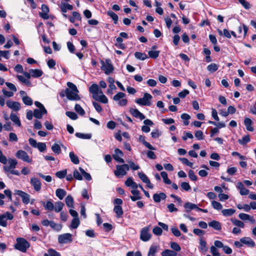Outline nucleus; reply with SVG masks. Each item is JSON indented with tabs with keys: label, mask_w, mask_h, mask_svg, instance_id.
I'll list each match as a JSON object with an SVG mask.
<instances>
[{
	"label": "nucleus",
	"mask_w": 256,
	"mask_h": 256,
	"mask_svg": "<svg viewBox=\"0 0 256 256\" xmlns=\"http://www.w3.org/2000/svg\"><path fill=\"white\" fill-rule=\"evenodd\" d=\"M64 206V204L62 202H56L55 203V206H54V210L56 212H61L63 207Z\"/></svg>",
	"instance_id": "f704fd0d"
},
{
	"label": "nucleus",
	"mask_w": 256,
	"mask_h": 256,
	"mask_svg": "<svg viewBox=\"0 0 256 256\" xmlns=\"http://www.w3.org/2000/svg\"><path fill=\"white\" fill-rule=\"evenodd\" d=\"M37 176L42 178L47 182H50L52 180V178L50 176H44L40 172H38L36 174Z\"/></svg>",
	"instance_id": "4d7b16f0"
},
{
	"label": "nucleus",
	"mask_w": 256,
	"mask_h": 256,
	"mask_svg": "<svg viewBox=\"0 0 256 256\" xmlns=\"http://www.w3.org/2000/svg\"><path fill=\"white\" fill-rule=\"evenodd\" d=\"M218 65L212 63L207 66V69L210 72H214L218 70Z\"/></svg>",
	"instance_id": "e433bc0d"
},
{
	"label": "nucleus",
	"mask_w": 256,
	"mask_h": 256,
	"mask_svg": "<svg viewBox=\"0 0 256 256\" xmlns=\"http://www.w3.org/2000/svg\"><path fill=\"white\" fill-rule=\"evenodd\" d=\"M34 104L38 109H35L34 110V116L36 118L40 119L44 114H47V110L44 105L38 101H36Z\"/></svg>",
	"instance_id": "7ed1b4c3"
},
{
	"label": "nucleus",
	"mask_w": 256,
	"mask_h": 256,
	"mask_svg": "<svg viewBox=\"0 0 256 256\" xmlns=\"http://www.w3.org/2000/svg\"><path fill=\"white\" fill-rule=\"evenodd\" d=\"M30 246L29 242L26 239L18 238H16V243L15 244L14 248L22 252H26Z\"/></svg>",
	"instance_id": "f03ea898"
},
{
	"label": "nucleus",
	"mask_w": 256,
	"mask_h": 256,
	"mask_svg": "<svg viewBox=\"0 0 256 256\" xmlns=\"http://www.w3.org/2000/svg\"><path fill=\"white\" fill-rule=\"evenodd\" d=\"M252 120L248 118H245L244 120V124L248 130L253 132L254 130V128L252 126Z\"/></svg>",
	"instance_id": "5701e85b"
},
{
	"label": "nucleus",
	"mask_w": 256,
	"mask_h": 256,
	"mask_svg": "<svg viewBox=\"0 0 256 256\" xmlns=\"http://www.w3.org/2000/svg\"><path fill=\"white\" fill-rule=\"evenodd\" d=\"M74 110L80 116H84L85 114L84 110L78 104H76L74 106Z\"/></svg>",
	"instance_id": "de8ad7c7"
},
{
	"label": "nucleus",
	"mask_w": 256,
	"mask_h": 256,
	"mask_svg": "<svg viewBox=\"0 0 256 256\" xmlns=\"http://www.w3.org/2000/svg\"><path fill=\"white\" fill-rule=\"evenodd\" d=\"M161 176L164 180V182L165 184H172L171 180L168 178V174L165 172H162L160 173Z\"/></svg>",
	"instance_id": "79ce46f5"
},
{
	"label": "nucleus",
	"mask_w": 256,
	"mask_h": 256,
	"mask_svg": "<svg viewBox=\"0 0 256 256\" xmlns=\"http://www.w3.org/2000/svg\"><path fill=\"white\" fill-rule=\"evenodd\" d=\"M114 212L116 214V216L118 218H120L123 214V210L120 206H115L114 208Z\"/></svg>",
	"instance_id": "a878e982"
},
{
	"label": "nucleus",
	"mask_w": 256,
	"mask_h": 256,
	"mask_svg": "<svg viewBox=\"0 0 256 256\" xmlns=\"http://www.w3.org/2000/svg\"><path fill=\"white\" fill-rule=\"evenodd\" d=\"M153 233L156 236H160L162 234V228L158 226H155L152 230Z\"/></svg>",
	"instance_id": "0e129e2a"
},
{
	"label": "nucleus",
	"mask_w": 256,
	"mask_h": 256,
	"mask_svg": "<svg viewBox=\"0 0 256 256\" xmlns=\"http://www.w3.org/2000/svg\"><path fill=\"white\" fill-rule=\"evenodd\" d=\"M124 155L122 151L118 148H116L114 150V154L112 156L118 162L124 163V160L123 158H121Z\"/></svg>",
	"instance_id": "ddd939ff"
},
{
	"label": "nucleus",
	"mask_w": 256,
	"mask_h": 256,
	"mask_svg": "<svg viewBox=\"0 0 256 256\" xmlns=\"http://www.w3.org/2000/svg\"><path fill=\"white\" fill-rule=\"evenodd\" d=\"M66 114L70 119L76 120L78 118L77 114L73 112H66Z\"/></svg>",
	"instance_id": "052dcab7"
},
{
	"label": "nucleus",
	"mask_w": 256,
	"mask_h": 256,
	"mask_svg": "<svg viewBox=\"0 0 256 256\" xmlns=\"http://www.w3.org/2000/svg\"><path fill=\"white\" fill-rule=\"evenodd\" d=\"M125 184L127 186L131 187L134 189H137L138 188V184L134 182L130 177L127 178L125 182Z\"/></svg>",
	"instance_id": "aec40b11"
},
{
	"label": "nucleus",
	"mask_w": 256,
	"mask_h": 256,
	"mask_svg": "<svg viewBox=\"0 0 256 256\" xmlns=\"http://www.w3.org/2000/svg\"><path fill=\"white\" fill-rule=\"evenodd\" d=\"M126 94L122 92H119L117 94H116L113 98V100L114 101L118 102L120 100H122V98L126 96Z\"/></svg>",
	"instance_id": "3c124183"
},
{
	"label": "nucleus",
	"mask_w": 256,
	"mask_h": 256,
	"mask_svg": "<svg viewBox=\"0 0 256 256\" xmlns=\"http://www.w3.org/2000/svg\"><path fill=\"white\" fill-rule=\"evenodd\" d=\"M70 158L72 162L77 164H79L80 160L76 155L73 152H70L69 154Z\"/></svg>",
	"instance_id": "2f4dec72"
},
{
	"label": "nucleus",
	"mask_w": 256,
	"mask_h": 256,
	"mask_svg": "<svg viewBox=\"0 0 256 256\" xmlns=\"http://www.w3.org/2000/svg\"><path fill=\"white\" fill-rule=\"evenodd\" d=\"M162 256H176L177 253L176 252L170 250H165L161 253Z\"/></svg>",
	"instance_id": "c9c22d12"
},
{
	"label": "nucleus",
	"mask_w": 256,
	"mask_h": 256,
	"mask_svg": "<svg viewBox=\"0 0 256 256\" xmlns=\"http://www.w3.org/2000/svg\"><path fill=\"white\" fill-rule=\"evenodd\" d=\"M75 136L80 138L82 139H90L92 138V134H84L80 132H76Z\"/></svg>",
	"instance_id": "58836bf2"
},
{
	"label": "nucleus",
	"mask_w": 256,
	"mask_h": 256,
	"mask_svg": "<svg viewBox=\"0 0 256 256\" xmlns=\"http://www.w3.org/2000/svg\"><path fill=\"white\" fill-rule=\"evenodd\" d=\"M67 86L70 88L69 89L67 88L65 90L66 95L67 98L71 100H79L80 98L78 94V90L76 86L70 82H68L67 83Z\"/></svg>",
	"instance_id": "f257e3e1"
},
{
	"label": "nucleus",
	"mask_w": 256,
	"mask_h": 256,
	"mask_svg": "<svg viewBox=\"0 0 256 256\" xmlns=\"http://www.w3.org/2000/svg\"><path fill=\"white\" fill-rule=\"evenodd\" d=\"M10 118L18 126H21V122L20 118L16 114L11 113L10 114Z\"/></svg>",
	"instance_id": "c85d7f7f"
},
{
	"label": "nucleus",
	"mask_w": 256,
	"mask_h": 256,
	"mask_svg": "<svg viewBox=\"0 0 256 256\" xmlns=\"http://www.w3.org/2000/svg\"><path fill=\"white\" fill-rule=\"evenodd\" d=\"M210 252L212 254V256H220L218 250L214 246H212L210 248Z\"/></svg>",
	"instance_id": "774afa93"
},
{
	"label": "nucleus",
	"mask_w": 256,
	"mask_h": 256,
	"mask_svg": "<svg viewBox=\"0 0 256 256\" xmlns=\"http://www.w3.org/2000/svg\"><path fill=\"white\" fill-rule=\"evenodd\" d=\"M151 238L148 227L144 228L140 231V238L144 242L148 241Z\"/></svg>",
	"instance_id": "9d476101"
},
{
	"label": "nucleus",
	"mask_w": 256,
	"mask_h": 256,
	"mask_svg": "<svg viewBox=\"0 0 256 256\" xmlns=\"http://www.w3.org/2000/svg\"><path fill=\"white\" fill-rule=\"evenodd\" d=\"M135 58L141 60H144L148 58L147 55L145 53L140 52H136L134 53Z\"/></svg>",
	"instance_id": "72a5a7b5"
},
{
	"label": "nucleus",
	"mask_w": 256,
	"mask_h": 256,
	"mask_svg": "<svg viewBox=\"0 0 256 256\" xmlns=\"http://www.w3.org/2000/svg\"><path fill=\"white\" fill-rule=\"evenodd\" d=\"M138 176L140 178L142 181L143 182L146 184V182H148L149 179L144 173L142 172H139L138 173Z\"/></svg>",
	"instance_id": "bf43d9fd"
},
{
	"label": "nucleus",
	"mask_w": 256,
	"mask_h": 256,
	"mask_svg": "<svg viewBox=\"0 0 256 256\" xmlns=\"http://www.w3.org/2000/svg\"><path fill=\"white\" fill-rule=\"evenodd\" d=\"M40 152H43L46 150V144L44 142H38L36 146Z\"/></svg>",
	"instance_id": "680f3d73"
},
{
	"label": "nucleus",
	"mask_w": 256,
	"mask_h": 256,
	"mask_svg": "<svg viewBox=\"0 0 256 256\" xmlns=\"http://www.w3.org/2000/svg\"><path fill=\"white\" fill-rule=\"evenodd\" d=\"M17 78L20 82L26 84V86H31L30 82L28 79L26 78L24 76L18 75Z\"/></svg>",
	"instance_id": "a19ab883"
},
{
	"label": "nucleus",
	"mask_w": 256,
	"mask_h": 256,
	"mask_svg": "<svg viewBox=\"0 0 256 256\" xmlns=\"http://www.w3.org/2000/svg\"><path fill=\"white\" fill-rule=\"evenodd\" d=\"M166 198V194L162 192L159 194H154L153 195V199L156 202H159L161 200H165Z\"/></svg>",
	"instance_id": "a211bd4d"
},
{
	"label": "nucleus",
	"mask_w": 256,
	"mask_h": 256,
	"mask_svg": "<svg viewBox=\"0 0 256 256\" xmlns=\"http://www.w3.org/2000/svg\"><path fill=\"white\" fill-rule=\"evenodd\" d=\"M50 226L52 229H54V230H56L58 232L60 231L62 228V224H58L52 221V220L51 222Z\"/></svg>",
	"instance_id": "a18cd8bd"
},
{
	"label": "nucleus",
	"mask_w": 256,
	"mask_h": 256,
	"mask_svg": "<svg viewBox=\"0 0 256 256\" xmlns=\"http://www.w3.org/2000/svg\"><path fill=\"white\" fill-rule=\"evenodd\" d=\"M23 102L27 106H31L32 104V99L28 96H24L22 98Z\"/></svg>",
	"instance_id": "c03bdc74"
},
{
	"label": "nucleus",
	"mask_w": 256,
	"mask_h": 256,
	"mask_svg": "<svg viewBox=\"0 0 256 256\" xmlns=\"http://www.w3.org/2000/svg\"><path fill=\"white\" fill-rule=\"evenodd\" d=\"M56 194L60 200H62L66 196V192L64 189L58 188L56 191Z\"/></svg>",
	"instance_id": "bb28decb"
},
{
	"label": "nucleus",
	"mask_w": 256,
	"mask_h": 256,
	"mask_svg": "<svg viewBox=\"0 0 256 256\" xmlns=\"http://www.w3.org/2000/svg\"><path fill=\"white\" fill-rule=\"evenodd\" d=\"M152 96L150 94L146 92L144 94L143 98L136 99L135 102L142 106H150L152 104Z\"/></svg>",
	"instance_id": "20e7f679"
},
{
	"label": "nucleus",
	"mask_w": 256,
	"mask_h": 256,
	"mask_svg": "<svg viewBox=\"0 0 256 256\" xmlns=\"http://www.w3.org/2000/svg\"><path fill=\"white\" fill-rule=\"evenodd\" d=\"M48 254L49 256H60V254L59 252L52 248H50L48 250Z\"/></svg>",
	"instance_id": "338daca9"
},
{
	"label": "nucleus",
	"mask_w": 256,
	"mask_h": 256,
	"mask_svg": "<svg viewBox=\"0 0 256 256\" xmlns=\"http://www.w3.org/2000/svg\"><path fill=\"white\" fill-rule=\"evenodd\" d=\"M107 14L112 18L115 24L118 23V16L116 13H114L112 10H110L107 12Z\"/></svg>",
	"instance_id": "c756f323"
},
{
	"label": "nucleus",
	"mask_w": 256,
	"mask_h": 256,
	"mask_svg": "<svg viewBox=\"0 0 256 256\" xmlns=\"http://www.w3.org/2000/svg\"><path fill=\"white\" fill-rule=\"evenodd\" d=\"M14 194L20 196L22 198V202L24 204H26L30 202V196L26 192L20 190H16L14 191Z\"/></svg>",
	"instance_id": "1a4fd4ad"
},
{
	"label": "nucleus",
	"mask_w": 256,
	"mask_h": 256,
	"mask_svg": "<svg viewBox=\"0 0 256 256\" xmlns=\"http://www.w3.org/2000/svg\"><path fill=\"white\" fill-rule=\"evenodd\" d=\"M6 104L10 108L14 111H18L20 110V104L18 102H14L11 100H8L6 102Z\"/></svg>",
	"instance_id": "f8f14e48"
},
{
	"label": "nucleus",
	"mask_w": 256,
	"mask_h": 256,
	"mask_svg": "<svg viewBox=\"0 0 256 256\" xmlns=\"http://www.w3.org/2000/svg\"><path fill=\"white\" fill-rule=\"evenodd\" d=\"M250 141V138L248 135L244 136L242 140H238V142L242 145L246 144Z\"/></svg>",
	"instance_id": "6e6d98bb"
},
{
	"label": "nucleus",
	"mask_w": 256,
	"mask_h": 256,
	"mask_svg": "<svg viewBox=\"0 0 256 256\" xmlns=\"http://www.w3.org/2000/svg\"><path fill=\"white\" fill-rule=\"evenodd\" d=\"M130 112L136 118H138L140 120H142L145 118L144 115L140 112L138 109H134L132 108H130Z\"/></svg>",
	"instance_id": "dca6fc26"
},
{
	"label": "nucleus",
	"mask_w": 256,
	"mask_h": 256,
	"mask_svg": "<svg viewBox=\"0 0 256 256\" xmlns=\"http://www.w3.org/2000/svg\"><path fill=\"white\" fill-rule=\"evenodd\" d=\"M100 90H102L100 89L98 85L96 84H92L89 88V91L92 94L100 93Z\"/></svg>",
	"instance_id": "473e14b6"
},
{
	"label": "nucleus",
	"mask_w": 256,
	"mask_h": 256,
	"mask_svg": "<svg viewBox=\"0 0 256 256\" xmlns=\"http://www.w3.org/2000/svg\"><path fill=\"white\" fill-rule=\"evenodd\" d=\"M101 68L104 70L106 74H109L114 70V67L109 60H106L105 62L101 61Z\"/></svg>",
	"instance_id": "423d86ee"
},
{
	"label": "nucleus",
	"mask_w": 256,
	"mask_h": 256,
	"mask_svg": "<svg viewBox=\"0 0 256 256\" xmlns=\"http://www.w3.org/2000/svg\"><path fill=\"white\" fill-rule=\"evenodd\" d=\"M30 72L32 76L34 78H39L43 74L42 71L39 69H30Z\"/></svg>",
	"instance_id": "4be33fe9"
},
{
	"label": "nucleus",
	"mask_w": 256,
	"mask_h": 256,
	"mask_svg": "<svg viewBox=\"0 0 256 256\" xmlns=\"http://www.w3.org/2000/svg\"><path fill=\"white\" fill-rule=\"evenodd\" d=\"M79 170H80L82 174L83 175V176H84V178L86 180H92V176H91L90 174L86 172H85V170L82 168L81 167H80Z\"/></svg>",
	"instance_id": "09e8293b"
},
{
	"label": "nucleus",
	"mask_w": 256,
	"mask_h": 256,
	"mask_svg": "<svg viewBox=\"0 0 256 256\" xmlns=\"http://www.w3.org/2000/svg\"><path fill=\"white\" fill-rule=\"evenodd\" d=\"M240 241L243 244H244L248 246L253 248L255 246L254 242L249 237L242 238L240 239Z\"/></svg>",
	"instance_id": "2eb2a0df"
},
{
	"label": "nucleus",
	"mask_w": 256,
	"mask_h": 256,
	"mask_svg": "<svg viewBox=\"0 0 256 256\" xmlns=\"http://www.w3.org/2000/svg\"><path fill=\"white\" fill-rule=\"evenodd\" d=\"M0 226L6 227L7 226V222L6 220V214L0 216Z\"/></svg>",
	"instance_id": "e2e57ef3"
},
{
	"label": "nucleus",
	"mask_w": 256,
	"mask_h": 256,
	"mask_svg": "<svg viewBox=\"0 0 256 256\" xmlns=\"http://www.w3.org/2000/svg\"><path fill=\"white\" fill-rule=\"evenodd\" d=\"M52 150L56 154H59L61 152L60 146L57 144H54L52 146Z\"/></svg>",
	"instance_id": "49530a36"
},
{
	"label": "nucleus",
	"mask_w": 256,
	"mask_h": 256,
	"mask_svg": "<svg viewBox=\"0 0 256 256\" xmlns=\"http://www.w3.org/2000/svg\"><path fill=\"white\" fill-rule=\"evenodd\" d=\"M199 243L200 245L199 248L200 250L204 254L208 250V248L206 247V242L200 238Z\"/></svg>",
	"instance_id": "b1692460"
},
{
	"label": "nucleus",
	"mask_w": 256,
	"mask_h": 256,
	"mask_svg": "<svg viewBox=\"0 0 256 256\" xmlns=\"http://www.w3.org/2000/svg\"><path fill=\"white\" fill-rule=\"evenodd\" d=\"M65 202L66 206L70 208H74V201L72 196L68 195L65 199Z\"/></svg>",
	"instance_id": "cd10ccee"
},
{
	"label": "nucleus",
	"mask_w": 256,
	"mask_h": 256,
	"mask_svg": "<svg viewBox=\"0 0 256 256\" xmlns=\"http://www.w3.org/2000/svg\"><path fill=\"white\" fill-rule=\"evenodd\" d=\"M67 171L66 170L57 172L56 173V176L59 178H63L66 176Z\"/></svg>",
	"instance_id": "603ef678"
},
{
	"label": "nucleus",
	"mask_w": 256,
	"mask_h": 256,
	"mask_svg": "<svg viewBox=\"0 0 256 256\" xmlns=\"http://www.w3.org/2000/svg\"><path fill=\"white\" fill-rule=\"evenodd\" d=\"M30 183L36 192H38L40 190L42 184L38 178L35 177L32 178L30 180Z\"/></svg>",
	"instance_id": "9b49d317"
},
{
	"label": "nucleus",
	"mask_w": 256,
	"mask_h": 256,
	"mask_svg": "<svg viewBox=\"0 0 256 256\" xmlns=\"http://www.w3.org/2000/svg\"><path fill=\"white\" fill-rule=\"evenodd\" d=\"M116 168V170L114 172V174L118 178L126 176L127 171L130 170V166L128 164L117 165Z\"/></svg>",
	"instance_id": "39448f33"
},
{
	"label": "nucleus",
	"mask_w": 256,
	"mask_h": 256,
	"mask_svg": "<svg viewBox=\"0 0 256 256\" xmlns=\"http://www.w3.org/2000/svg\"><path fill=\"white\" fill-rule=\"evenodd\" d=\"M61 10L62 12L65 13L66 12L67 10H72L73 9V6L72 5H70L66 3H62L60 5Z\"/></svg>",
	"instance_id": "7c9ffc66"
},
{
	"label": "nucleus",
	"mask_w": 256,
	"mask_h": 256,
	"mask_svg": "<svg viewBox=\"0 0 256 256\" xmlns=\"http://www.w3.org/2000/svg\"><path fill=\"white\" fill-rule=\"evenodd\" d=\"M157 252V247L155 246H152L149 250L148 256H155V254Z\"/></svg>",
	"instance_id": "13d9d810"
},
{
	"label": "nucleus",
	"mask_w": 256,
	"mask_h": 256,
	"mask_svg": "<svg viewBox=\"0 0 256 256\" xmlns=\"http://www.w3.org/2000/svg\"><path fill=\"white\" fill-rule=\"evenodd\" d=\"M170 248L176 252L180 250L181 248L180 246L176 242H172L170 243Z\"/></svg>",
	"instance_id": "69168bd1"
},
{
	"label": "nucleus",
	"mask_w": 256,
	"mask_h": 256,
	"mask_svg": "<svg viewBox=\"0 0 256 256\" xmlns=\"http://www.w3.org/2000/svg\"><path fill=\"white\" fill-rule=\"evenodd\" d=\"M41 203L46 210L50 211L54 210V204L51 200H48L46 202L42 201Z\"/></svg>",
	"instance_id": "6ab92c4d"
},
{
	"label": "nucleus",
	"mask_w": 256,
	"mask_h": 256,
	"mask_svg": "<svg viewBox=\"0 0 256 256\" xmlns=\"http://www.w3.org/2000/svg\"><path fill=\"white\" fill-rule=\"evenodd\" d=\"M80 222L78 218H74L72 220L70 227L72 228H76L80 225Z\"/></svg>",
	"instance_id": "4c0bfd02"
},
{
	"label": "nucleus",
	"mask_w": 256,
	"mask_h": 256,
	"mask_svg": "<svg viewBox=\"0 0 256 256\" xmlns=\"http://www.w3.org/2000/svg\"><path fill=\"white\" fill-rule=\"evenodd\" d=\"M208 226L217 230H222L220 223L219 222L214 220L208 223Z\"/></svg>",
	"instance_id": "393cba45"
},
{
	"label": "nucleus",
	"mask_w": 256,
	"mask_h": 256,
	"mask_svg": "<svg viewBox=\"0 0 256 256\" xmlns=\"http://www.w3.org/2000/svg\"><path fill=\"white\" fill-rule=\"evenodd\" d=\"M231 221L232 222V224L236 226L242 228L244 226V223L240 220L236 219H231Z\"/></svg>",
	"instance_id": "5fc2aeb1"
},
{
	"label": "nucleus",
	"mask_w": 256,
	"mask_h": 256,
	"mask_svg": "<svg viewBox=\"0 0 256 256\" xmlns=\"http://www.w3.org/2000/svg\"><path fill=\"white\" fill-rule=\"evenodd\" d=\"M184 208H185L186 212H189L194 209H196L197 210L198 206L194 204H192L190 202H187L184 204Z\"/></svg>",
	"instance_id": "412c9836"
},
{
	"label": "nucleus",
	"mask_w": 256,
	"mask_h": 256,
	"mask_svg": "<svg viewBox=\"0 0 256 256\" xmlns=\"http://www.w3.org/2000/svg\"><path fill=\"white\" fill-rule=\"evenodd\" d=\"M8 162L9 166H4V169L6 172H8L14 168L18 164L17 160L15 159H9Z\"/></svg>",
	"instance_id": "4468645a"
},
{
	"label": "nucleus",
	"mask_w": 256,
	"mask_h": 256,
	"mask_svg": "<svg viewBox=\"0 0 256 256\" xmlns=\"http://www.w3.org/2000/svg\"><path fill=\"white\" fill-rule=\"evenodd\" d=\"M15 156L18 158L25 162L30 163L32 162V158H30L28 154L24 150H18L16 152Z\"/></svg>",
	"instance_id": "0eeeda50"
},
{
	"label": "nucleus",
	"mask_w": 256,
	"mask_h": 256,
	"mask_svg": "<svg viewBox=\"0 0 256 256\" xmlns=\"http://www.w3.org/2000/svg\"><path fill=\"white\" fill-rule=\"evenodd\" d=\"M212 205L213 208L216 210H220L222 208V204L220 202L215 200H212Z\"/></svg>",
	"instance_id": "864d4df0"
},
{
	"label": "nucleus",
	"mask_w": 256,
	"mask_h": 256,
	"mask_svg": "<svg viewBox=\"0 0 256 256\" xmlns=\"http://www.w3.org/2000/svg\"><path fill=\"white\" fill-rule=\"evenodd\" d=\"M72 241V235L70 233H66L58 236V242L60 244H68L70 243Z\"/></svg>",
	"instance_id": "6e6552de"
},
{
	"label": "nucleus",
	"mask_w": 256,
	"mask_h": 256,
	"mask_svg": "<svg viewBox=\"0 0 256 256\" xmlns=\"http://www.w3.org/2000/svg\"><path fill=\"white\" fill-rule=\"evenodd\" d=\"M100 98H98V101L103 104H107L108 102V99L106 96L103 94L102 90H100Z\"/></svg>",
	"instance_id": "8fccbe9b"
},
{
	"label": "nucleus",
	"mask_w": 256,
	"mask_h": 256,
	"mask_svg": "<svg viewBox=\"0 0 256 256\" xmlns=\"http://www.w3.org/2000/svg\"><path fill=\"white\" fill-rule=\"evenodd\" d=\"M160 51L159 50H150L148 52V54L150 58L156 59L159 56Z\"/></svg>",
	"instance_id": "37998d69"
},
{
	"label": "nucleus",
	"mask_w": 256,
	"mask_h": 256,
	"mask_svg": "<svg viewBox=\"0 0 256 256\" xmlns=\"http://www.w3.org/2000/svg\"><path fill=\"white\" fill-rule=\"evenodd\" d=\"M144 126H142V130L146 133L150 132V129L148 126L153 125V122L150 120L146 119L144 120Z\"/></svg>",
	"instance_id": "f3484780"
},
{
	"label": "nucleus",
	"mask_w": 256,
	"mask_h": 256,
	"mask_svg": "<svg viewBox=\"0 0 256 256\" xmlns=\"http://www.w3.org/2000/svg\"><path fill=\"white\" fill-rule=\"evenodd\" d=\"M236 212V210L232 208L224 209L222 210V213L224 216H230L232 215Z\"/></svg>",
	"instance_id": "ea45409f"
}]
</instances>
